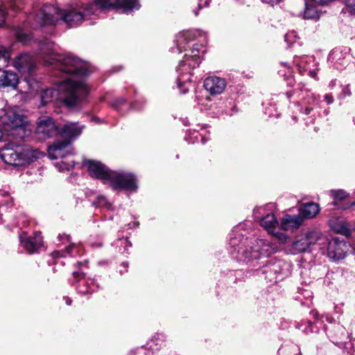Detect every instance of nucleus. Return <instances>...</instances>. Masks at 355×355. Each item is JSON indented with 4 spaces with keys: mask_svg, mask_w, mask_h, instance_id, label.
Returning <instances> with one entry per match:
<instances>
[{
    "mask_svg": "<svg viewBox=\"0 0 355 355\" xmlns=\"http://www.w3.org/2000/svg\"><path fill=\"white\" fill-rule=\"evenodd\" d=\"M89 282H90V283L88 281H87V282L84 281V283L85 284V286H86V288L84 289V288H82L80 286H79L78 291L83 294H87L92 291H94V288H92L94 286V283H95L94 280L90 279Z\"/></svg>",
    "mask_w": 355,
    "mask_h": 355,
    "instance_id": "obj_31",
    "label": "nucleus"
},
{
    "mask_svg": "<svg viewBox=\"0 0 355 355\" xmlns=\"http://www.w3.org/2000/svg\"><path fill=\"white\" fill-rule=\"evenodd\" d=\"M83 130V127L76 123H66L60 132L61 137L67 141H71L78 137Z\"/></svg>",
    "mask_w": 355,
    "mask_h": 355,
    "instance_id": "obj_15",
    "label": "nucleus"
},
{
    "mask_svg": "<svg viewBox=\"0 0 355 355\" xmlns=\"http://www.w3.org/2000/svg\"><path fill=\"white\" fill-rule=\"evenodd\" d=\"M261 225L267 230L268 233H275L279 224L273 214H268L260 220Z\"/></svg>",
    "mask_w": 355,
    "mask_h": 355,
    "instance_id": "obj_19",
    "label": "nucleus"
},
{
    "mask_svg": "<svg viewBox=\"0 0 355 355\" xmlns=\"http://www.w3.org/2000/svg\"><path fill=\"white\" fill-rule=\"evenodd\" d=\"M85 165L92 178L102 180L113 189L135 191L137 189V180L132 173L110 171L106 166L97 161L87 160Z\"/></svg>",
    "mask_w": 355,
    "mask_h": 355,
    "instance_id": "obj_3",
    "label": "nucleus"
},
{
    "mask_svg": "<svg viewBox=\"0 0 355 355\" xmlns=\"http://www.w3.org/2000/svg\"><path fill=\"white\" fill-rule=\"evenodd\" d=\"M271 247L263 239H257L254 241L250 249H245L242 251V256L249 260L258 259L261 257H267L271 252Z\"/></svg>",
    "mask_w": 355,
    "mask_h": 355,
    "instance_id": "obj_9",
    "label": "nucleus"
},
{
    "mask_svg": "<svg viewBox=\"0 0 355 355\" xmlns=\"http://www.w3.org/2000/svg\"><path fill=\"white\" fill-rule=\"evenodd\" d=\"M191 70H192V69H189L188 65H187V67H182L181 70H180L179 66L178 67V69H177V71L182 76L181 77H183L184 75H187V74H189V76H191Z\"/></svg>",
    "mask_w": 355,
    "mask_h": 355,
    "instance_id": "obj_36",
    "label": "nucleus"
},
{
    "mask_svg": "<svg viewBox=\"0 0 355 355\" xmlns=\"http://www.w3.org/2000/svg\"><path fill=\"white\" fill-rule=\"evenodd\" d=\"M273 234L282 243H285L287 239V235L279 231L277 229L275 230V233H271Z\"/></svg>",
    "mask_w": 355,
    "mask_h": 355,
    "instance_id": "obj_34",
    "label": "nucleus"
},
{
    "mask_svg": "<svg viewBox=\"0 0 355 355\" xmlns=\"http://www.w3.org/2000/svg\"><path fill=\"white\" fill-rule=\"evenodd\" d=\"M324 101L328 105L331 104L334 102L333 96L330 94H326L324 96Z\"/></svg>",
    "mask_w": 355,
    "mask_h": 355,
    "instance_id": "obj_37",
    "label": "nucleus"
},
{
    "mask_svg": "<svg viewBox=\"0 0 355 355\" xmlns=\"http://www.w3.org/2000/svg\"><path fill=\"white\" fill-rule=\"evenodd\" d=\"M203 86L211 95H218L224 92L227 83L222 78L210 76L204 80Z\"/></svg>",
    "mask_w": 355,
    "mask_h": 355,
    "instance_id": "obj_12",
    "label": "nucleus"
},
{
    "mask_svg": "<svg viewBox=\"0 0 355 355\" xmlns=\"http://www.w3.org/2000/svg\"><path fill=\"white\" fill-rule=\"evenodd\" d=\"M202 143H203V144H205V137H202Z\"/></svg>",
    "mask_w": 355,
    "mask_h": 355,
    "instance_id": "obj_56",
    "label": "nucleus"
},
{
    "mask_svg": "<svg viewBox=\"0 0 355 355\" xmlns=\"http://www.w3.org/2000/svg\"><path fill=\"white\" fill-rule=\"evenodd\" d=\"M294 351H295V355H300L299 353H297V351H298V349H294Z\"/></svg>",
    "mask_w": 355,
    "mask_h": 355,
    "instance_id": "obj_51",
    "label": "nucleus"
},
{
    "mask_svg": "<svg viewBox=\"0 0 355 355\" xmlns=\"http://www.w3.org/2000/svg\"><path fill=\"white\" fill-rule=\"evenodd\" d=\"M61 165L60 166V171H64L65 169L69 170L70 167L72 166L70 164H67L65 162H62Z\"/></svg>",
    "mask_w": 355,
    "mask_h": 355,
    "instance_id": "obj_38",
    "label": "nucleus"
},
{
    "mask_svg": "<svg viewBox=\"0 0 355 355\" xmlns=\"http://www.w3.org/2000/svg\"><path fill=\"white\" fill-rule=\"evenodd\" d=\"M348 247V244L343 241H340L338 239H333L331 241L328 239L326 248L322 250V253L326 252L330 259L339 261L345 257Z\"/></svg>",
    "mask_w": 355,
    "mask_h": 355,
    "instance_id": "obj_8",
    "label": "nucleus"
},
{
    "mask_svg": "<svg viewBox=\"0 0 355 355\" xmlns=\"http://www.w3.org/2000/svg\"><path fill=\"white\" fill-rule=\"evenodd\" d=\"M262 210H263V208L260 207L254 211V216L256 218H259V216L257 214H258V213L261 214Z\"/></svg>",
    "mask_w": 355,
    "mask_h": 355,
    "instance_id": "obj_44",
    "label": "nucleus"
},
{
    "mask_svg": "<svg viewBox=\"0 0 355 355\" xmlns=\"http://www.w3.org/2000/svg\"><path fill=\"white\" fill-rule=\"evenodd\" d=\"M125 103V99L124 98H119L116 99L112 103V106L116 109L119 110L121 105Z\"/></svg>",
    "mask_w": 355,
    "mask_h": 355,
    "instance_id": "obj_35",
    "label": "nucleus"
},
{
    "mask_svg": "<svg viewBox=\"0 0 355 355\" xmlns=\"http://www.w3.org/2000/svg\"><path fill=\"white\" fill-rule=\"evenodd\" d=\"M66 303H67V305H71V300L69 298L67 297L66 298Z\"/></svg>",
    "mask_w": 355,
    "mask_h": 355,
    "instance_id": "obj_47",
    "label": "nucleus"
},
{
    "mask_svg": "<svg viewBox=\"0 0 355 355\" xmlns=\"http://www.w3.org/2000/svg\"><path fill=\"white\" fill-rule=\"evenodd\" d=\"M318 5L313 0H306L304 17L306 19H315L318 17V12L316 8Z\"/></svg>",
    "mask_w": 355,
    "mask_h": 355,
    "instance_id": "obj_22",
    "label": "nucleus"
},
{
    "mask_svg": "<svg viewBox=\"0 0 355 355\" xmlns=\"http://www.w3.org/2000/svg\"><path fill=\"white\" fill-rule=\"evenodd\" d=\"M241 241V240L240 236L234 237V238L230 239L229 244L232 248V249L234 252H237L239 254H242V251L244 249L243 248V247L240 246Z\"/></svg>",
    "mask_w": 355,
    "mask_h": 355,
    "instance_id": "obj_29",
    "label": "nucleus"
},
{
    "mask_svg": "<svg viewBox=\"0 0 355 355\" xmlns=\"http://www.w3.org/2000/svg\"><path fill=\"white\" fill-rule=\"evenodd\" d=\"M288 97L290 98L292 96V94L290 92L287 93Z\"/></svg>",
    "mask_w": 355,
    "mask_h": 355,
    "instance_id": "obj_54",
    "label": "nucleus"
},
{
    "mask_svg": "<svg viewBox=\"0 0 355 355\" xmlns=\"http://www.w3.org/2000/svg\"><path fill=\"white\" fill-rule=\"evenodd\" d=\"M193 12H194L195 15H198V11L196 10H193Z\"/></svg>",
    "mask_w": 355,
    "mask_h": 355,
    "instance_id": "obj_55",
    "label": "nucleus"
},
{
    "mask_svg": "<svg viewBox=\"0 0 355 355\" xmlns=\"http://www.w3.org/2000/svg\"><path fill=\"white\" fill-rule=\"evenodd\" d=\"M63 236H64L67 239V240L69 241V236L64 234ZM59 237H60V239H61L62 237V236L60 235Z\"/></svg>",
    "mask_w": 355,
    "mask_h": 355,
    "instance_id": "obj_50",
    "label": "nucleus"
},
{
    "mask_svg": "<svg viewBox=\"0 0 355 355\" xmlns=\"http://www.w3.org/2000/svg\"><path fill=\"white\" fill-rule=\"evenodd\" d=\"M306 239L310 249L315 246V250H319L322 252V250L326 248L328 243V238L323 234L320 230H314L306 234Z\"/></svg>",
    "mask_w": 355,
    "mask_h": 355,
    "instance_id": "obj_13",
    "label": "nucleus"
},
{
    "mask_svg": "<svg viewBox=\"0 0 355 355\" xmlns=\"http://www.w3.org/2000/svg\"><path fill=\"white\" fill-rule=\"evenodd\" d=\"M200 63V58L198 55H197L196 53H194L193 55L190 57H185L184 60H182L179 64V69L180 70L182 69V67H187L188 65L189 69H195L196 67H198Z\"/></svg>",
    "mask_w": 355,
    "mask_h": 355,
    "instance_id": "obj_23",
    "label": "nucleus"
},
{
    "mask_svg": "<svg viewBox=\"0 0 355 355\" xmlns=\"http://www.w3.org/2000/svg\"><path fill=\"white\" fill-rule=\"evenodd\" d=\"M57 132V126L51 117L42 116L38 119L36 128V133L42 139L51 137L55 135Z\"/></svg>",
    "mask_w": 355,
    "mask_h": 355,
    "instance_id": "obj_11",
    "label": "nucleus"
},
{
    "mask_svg": "<svg viewBox=\"0 0 355 355\" xmlns=\"http://www.w3.org/2000/svg\"><path fill=\"white\" fill-rule=\"evenodd\" d=\"M291 272V265L282 260L271 259L263 267V273L270 282H277L288 276Z\"/></svg>",
    "mask_w": 355,
    "mask_h": 355,
    "instance_id": "obj_6",
    "label": "nucleus"
},
{
    "mask_svg": "<svg viewBox=\"0 0 355 355\" xmlns=\"http://www.w3.org/2000/svg\"><path fill=\"white\" fill-rule=\"evenodd\" d=\"M297 33L295 31H293L286 34L285 35V41L288 44L295 43L297 39Z\"/></svg>",
    "mask_w": 355,
    "mask_h": 355,
    "instance_id": "obj_33",
    "label": "nucleus"
},
{
    "mask_svg": "<svg viewBox=\"0 0 355 355\" xmlns=\"http://www.w3.org/2000/svg\"><path fill=\"white\" fill-rule=\"evenodd\" d=\"M10 7L13 10H16L17 6V0H10V4L8 6L3 3L2 8H0V27L2 26L3 24L6 19V10Z\"/></svg>",
    "mask_w": 355,
    "mask_h": 355,
    "instance_id": "obj_27",
    "label": "nucleus"
},
{
    "mask_svg": "<svg viewBox=\"0 0 355 355\" xmlns=\"http://www.w3.org/2000/svg\"><path fill=\"white\" fill-rule=\"evenodd\" d=\"M331 225L335 231L340 234H342L345 236H349L351 234V230L349 223L343 219L339 220L335 223L331 222Z\"/></svg>",
    "mask_w": 355,
    "mask_h": 355,
    "instance_id": "obj_24",
    "label": "nucleus"
},
{
    "mask_svg": "<svg viewBox=\"0 0 355 355\" xmlns=\"http://www.w3.org/2000/svg\"><path fill=\"white\" fill-rule=\"evenodd\" d=\"M355 206V201L352 203H346L341 207V209L345 210L349 209L351 207Z\"/></svg>",
    "mask_w": 355,
    "mask_h": 355,
    "instance_id": "obj_42",
    "label": "nucleus"
},
{
    "mask_svg": "<svg viewBox=\"0 0 355 355\" xmlns=\"http://www.w3.org/2000/svg\"><path fill=\"white\" fill-rule=\"evenodd\" d=\"M94 204L98 207H105L110 208L111 205L103 196H98L94 201Z\"/></svg>",
    "mask_w": 355,
    "mask_h": 355,
    "instance_id": "obj_32",
    "label": "nucleus"
},
{
    "mask_svg": "<svg viewBox=\"0 0 355 355\" xmlns=\"http://www.w3.org/2000/svg\"><path fill=\"white\" fill-rule=\"evenodd\" d=\"M125 267H127V263H123Z\"/></svg>",
    "mask_w": 355,
    "mask_h": 355,
    "instance_id": "obj_58",
    "label": "nucleus"
},
{
    "mask_svg": "<svg viewBox=\"0 0 355 355\" xmlns=\"http://www.w3.org/2000/svg\"><path fill=\"white\" fill-rule=\"evenodd\" d=\"M19 83L17 73L11 71H4L0 75V89H15Z\"/></svg>",
    "mask_w": 355,
    "mask_h": 355,
    "instance_id": "obj_17",
    "label": "nucleus"
},
{
    "mask_svg": "<svg viewBox=\"0 0 355 355\" xmlns=\"http://www.w3.org/2000/svg\"><path fill=\"white\" fill-rule=\"evenodd\" d=\"M331 197L334 198L332 205L337 206L338 202L343 200L347 197V193L344 190H337L331 191Z\"/></svg>",
    "mask_w": 355,
    "mask_h": 355,
    "instance_id": "obj_28",
    "label": "nucleus"
},
{
    "mask_svg": "<svg viewBox=\"0 0 355 355\" xmlns=\"http://www.w3.org/2000/svg\"><path fill=\"white\" fill-rule=\"evenodd\" d=\"M112 8H121L124 11L138 10L140 4L138 0H96L92 3L83 4L78 8L61 10L51 5H45L33 17V28L46 25H55L62 21L68 27L80 25L87 17L96 14L98 9L107 10Z\"/></svg>",
    "mask_w": 355,
    "mask_h": 355,
    "instance_id": "obj_2",
    "label": "nucleus"
},
{
    "mask_svg": "<svg viewBox=\"0 0 355 355\" xmlns=\"http://www.w3.org/2000/svg\"><path fill=\"white\" fill-rule=\"evenodd\" d=\"M71 245H69V247L66 248V249H65L66 252L69 253V252L71 250Z\"/></svg>",
    "mask_w": 355,
    "mask_h": 355,
    "instance_id": "obj_48",
    "label": "nucleus"
},
{
    "mask_svg": "<svg viewBox=\"0 0 355 355\" xmlns=\"http://www.w3.org/2000/svg\"><path fill=\"white\" fill-rule=\"evenodd\" d=\"M10 58V52L3 46H0V70L7 67Z\"/></svg>",
    "mask_w": 355,
    "mask_h": 355,
    "instance_id": "obj_26",
    "label": "nucleus"
},
{
    "mask_svg": "<svg viewBox=\"0 0 355 355\" xmlns=\"http://www.w3.org/2000/svg\"><path fill=\"white\" fill-rule=\"evenodd\" d=\"M312 110L311 107H306L304 110V113L308 115L310 114L311 111Z\"/></svg>",
    "mask_w": 355,
    "mask_h": 355,
    "instance_id": "obj_46",
    "label": "nucleus"
},
{
    "mask_svg": "<svg viewBox=\"0 0 355 355\" xmlns=\"http://www.w3.org/2000/svg\"><path fill=\"white\" fill-rule=\"evenodd\" d=\"M300 216L304 218H311L315 217L320 211L319 205L314 202L304 204L300 209Z\"/></svg>",
    "mask_w": 355,
    "mask_h": 355,
    "instance_id": "obj_20",
    "label": "nucleus"
},
{
    "mask_svg": "<svg viewBox=\"0 0 355 355\" xmlns=\"http://www.w3.org/2000/svg\"><path fill=\"white\" fill-rule=\"evenodd\" d=\"M345 93H346L347 95H350V94H351L350 92H349L348 89H347V90L345 91Z\"/></svg>",
    "mask_w": 355,
    "mask_h": 355,
    "instance_id": "obj_53",
    "label": "nucleus"
},
{
    "mask_svg": "<svg viewBox=\"0 0 355 355\" xmlns=\"http://www.w3.org/2000/svg\"><path fill=\"white\" fill-rule=\"evenodd\" d=\"M195 50H196V49H193V51H192V53H194V51H195ZM196 51H198V49H196Z\"/></svg>",
    "mask_w": 355,
    "mask_h": 355,
    "instance_id": "obj_57",
    "label": "nucleus"
},
{
    "mask_svg": "<svg viewBox=\"0 0 355 355\" xmlns=\"http://www.w3.org/2000/svg\"><path fill=\"white\" fill-rule=\"evenodd\" d=\"M55 253L58 256H60V257H62V256H63V254H62V252H60V251H57V252H55Z\"/></svg>",
    "mask_w": 355,
    "mask_h": 355,
    "instance_id": "obj_49",
    "label": "nucleus"
},
{
    "mask_svg": "<svg viewBox=\"0 0 355 355\" xmlns=\"http://www.w3.org/2000/svg\"><path fill=\"white\" fill-rule=\"evenodd\" d=\"M210 0H199L198 3V10H200L202 8V2L204 1V6H208Z\"/></svg>",
    "mask_w": 355,
    "mask_h": 355,
    "instance_id": "obj_41",
    "label": "nucleus"
},
{
    "mask_svg": "<svg viewBox=\"0 0 355 355\" xmlns=\"http://www.w3.org/2000/svg\"><path fill=\"white\" fill-rule=\"evenodd\" d=\"M37 152L28 146H16L5 147L0 156L3 162L12 166H23L32 162L36 158Z\"/></svg>",
    "mask_w": 355,
    "mask_h": 355,
    "instance_id": "obj_5",
    "label": "nucleus"
},
{
    "mask_svg": "<svg viewBox=\"0 0 355 355\" xmlns=\"http://www.w3.org/2000/svg\"><path fill=\"white\" fill-rule=\"evenodd\" d=\"M26 117L10 109L0 111V140L5 136L22 139L26 135Z\"/></svg>",
    "mask_w": 355,
    "mask_h": 355,
    "instance_id": "obj_4",
    "label": "nucleus"
},
{
    "mask_svg": "<svg viewBox=\"0 0 355 355\" xmlns=\"http://www.w3.org/2000/svg\"><path fill=\"white\" fill-rule=\"evenodd\" d=\"M306 99H307V101L305 103H314L317 100L316 97L313 94L309 95Z\"/></svg>",
    "mask_w": 355,
    "mask_h": 355,
    "instance_id": "obj_40",
    "label": "nucleus"
},
{
    "mask_svg": "<svg viewBox=\"0 0 355 355\" xmlns=\"http://www.w3.org/2000/svg\"><path fill=\"white\" fill-rule=\"evenodd\" d=\"M74 278H79L80 279L83 278V274L80 273L78 272H74L73 273Z\"/></svg>",
    "mask_w": 355,
    "mask_h": 355,
    "instance_id": "obj_45",
    "label": "nucleus"
},
{
    "mask_svg": "<svg viewBox=\"0 0 355 355\" xmlns=\"http://www.w3.org/2000/svg\"><path fill=\"white\" fill-rule=\"evenodd\" d=\"M349 49L345 48H336L329 55L328 60L331 62H340L344 64L343 60L349 56Z\"/></svg>",
    "mask_w": 355,
    "mask_h": 355,
    "instance_id": "obj_18",
    "label": "nucleus"
},
{
    "mask_svg": "<svg viewBox=\"0 0 355 355\" xmlns=\"http://www.w3.org/2000/svg\"><path fill=\"white\" fill-rule=\"evenodd\" d=\"M263 1H264L267 3H270L272 5H274V4L279 3L280 0H263Z\"/></svg>",
    "mask_w": 355,
    "mask_h": 355,
    "instance_id": "obj_43",
    "label": "nucleus"
},
{
    "mask_svg": "<svg viewBox=\"0 0 355 355\" xmlns=\"http://www.w3.org/2000/svg\"><path fill=\"white\" fill-rule=\"evenodd\" d=\"M40 53L45 55L44 62L53 65L64 80L58 82L56 89H46L40 94L41 105L55 100L62 101L68 107L76 105L89 93V87L83 79L91 71L87 63L71 53L55 54L53 44L45 39L40 43Z\"/></svg>",
    "mask_w": 355,
    "mask_h": 355,
    "instance_id": "obj_1",
    "label": "nucleus"
},
{
    "mask_svg": "<svg viewBox=\"0 0 355 355\" xmlns=\"http://www.w3.org/2000/svg\"><path fill=\"white\" fill-rule=\"evenodd\" d=\"M310 73H311V76H312L313 77H315V74H316V73H315V72L311 71Z\"/></svg>",
    "mask_w": 355,
    "mask_h": 355,
    "instance_id": "obj_52",
    "label": "nucleus"
},
{
    "mask_svg": "<svg viewBox=\"0 0 355 355\" xmlns=\"http://www.w3.org/2000/svg\"><path fill=\"white\" fill-rule=\"evenodd\" d=\"M292 248L294 253H300L310 249L306 236L302 235L299 236L292 245Z\"/></svg>",
    "mask_w": 355,
    "mask_h": 355,
    "instance_id": "obj_21",
    "label": "nucleus"
},
{
    "mask_svg": "<svg viewBox=\"0 0 355 355\" xmlns=\"http://www.w3.org/2000/svg\"><path fill=\"white\" fill-rule=\"evenodd\" d=\"M14 67L24 76L28 82V78L31 76L35 70L36 64L33 57L27 53L19 54L13 60Z\"/></svg>",
    "mask_w": 355,
    "mask_h": 355,
    "instance_id": "obj_7",
    "label": "nucleus"
},
{
    "mask_svg": "<svg viewBox=\"0 0 355 355\" xmlns=\"http://www.w3.org/2000/svg\"><path fill=\"white\" fill-rule=\"evenodd\" d=\"M192 40L191 33L189 31L180 33L177 36V46L180 52L184 49V43Z\"/></svg>",
    "mask_w": 355,
    "mask_h": 355,
    "instance_id": "obj_25",
    "label": "nucleus"
},
{
    "mask_svg": "<svg viewBox=\"0 0 355 355\" xmlns=\"http://www.w3.org/2000/svg\"><path fill=\"white\" fill-rule=\"evenodd\" d=\"M72 149L70 141L58 140L52 145L49 146L48 154L51 159H57L58 158H63L70 153Z\"/></svg>",
    "mask_w": 355,
    "mask_h": 355,
    "instance_id": "obj_10",
    "label": "nucleus"
},
{
    "mask_svg": "<svg viewBox=\"0 0 355 355\" xmlns=\"http://www.w3.org/2000/svg\"><path fill=\"white\" fill-rule=\"evenodd\" d=\"M21 243L29 253H33L42 243L40 234L36 233L33 237H28L26 233L24 232L20 236Z\"/></svg>",
    "mask_w": 355,
    "mask_h": 355,
    "instance_id": "obj_14",
    "label": "nucleus"
},
{
    "mask_svg": "<svg viewBox=\"0 0 355 355\" xmlns=\"http://www.w3.org/2000/svg\"><path fill=\"white\" fill-rule=\"evenodd\" d=\"M187 80L189 81L190 78H184V77H179L178 78V88L180 89V92L182 94L187 93L189 89V83H187Z\"/></svg>",
    "mask_w": 355,
    "mask_h": 355,
    "instance_id": "obj_30",
    "label": "nucleus"
},
{
    "mask_svg": "<svg viewBox=\"0 0 355 355\" xmlns=\"http://www.w3.org/2000/svg\"><path fill=\"white\" fill-rule=\"evenodd\" d=\"M347 6L355 12V0H345Z\"/></svg>",
    "mask_w": 355,
    "mask_h": 355,
    "instance_id": "obj_39",
    "label": "nucleus"
},
{
    "mask_svg": "<svg viewBox=\"0 0 355 355\" xmlns=\"http://www.w3.org/2000/svg\"><path fill=\"white\" fill-rule=\"evenodd\" d=\"M303 221V218L300 215H286L281 220V227L284 230L293 231L298 229Z\"/></svg>",
    "mask_w": 355,
    "mask_h": 355,
    "instance_id": "obj_16",
    "label": "nucleus"
}]
</instances>
